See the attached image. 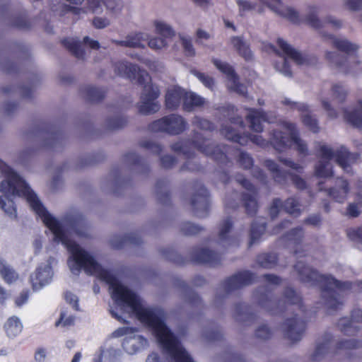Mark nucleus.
<instances>
[{
	"instance_id": "42",
	"label": "nucleus",
	"mask_w": 362,
	"mask_h": 362,
	"mask_svg": "<svg viewBox=\"0 0 362 362\" xmlns=\"http://www.w3.org/2000/svg\"><path fill=\"white\" fill-rule=\"evenodd\" d=\"M128 42V47H144V42L148 40V34L145 33H139L130 34L126 37Z\"/></svg>"
},
{
	"instance_id": "4",
	"label": "nucleus",
	"mask_w": 362,
	"mask_h": 362,
	"mask_svg": "<svg viewBox=\"0 0 362 362\" xmlns=\"http://www.w3.org/2000/svg\"><path fill=\"white\" fill-rule=\"evenodd\" d=\"M314 149L315 155L320 158L315 166L314 173L317 177L328 178L333 175L332 159L344 172L350 173L352 172L351 165L359 158L358 153L349 151L344 146L333 148L325 143L316 141Z\"/></svg>"
},
{
	"instance_id": "29",
	"label": "nucleus",
	"mask_w": 362,
	"mask_h": 362,
	"mask_svg": "<svg viewBox=\"0 0 362 362\" xmlns=\"http://www.w3.org/2000/svg\"><path fill=\"white\" fill-rule=\"evenodd\" d=\"M233 315L237 321L245 325H250L256 319V315L252 313L250 308L245 303L235 305Z\"/></svg>"
},
{
	"instance_id": "27",
	"label": "nucleus",
	"mask_w": 362,
	"mask_h": 362,
	"mask_svg": "<svg viewBox=\"0 0 362 362\" xmlns=\"http://www.w3.org/2000/svg\"><path fill=\"white\" fill-rule=\"evenodd\" d=\"M147 346V340L137 334L126 337L122 342L124 349L129 354H134Z\"/></svg>"
},
{
	"instance_id": "1",
	"label": "nucleus",
	"mask_w": 362,
	"mask_h": 362,
	"mask_svg": "<svg viewBox=\"0 0 362 362\" xmlns=\"http://www.w3.org/2000/svg\"><path fill=\"white\" fill-rule=\"evenodd\" d=\"M116 308L136 317L151 330L170 362H194L165 322L162 310L146 306L141 298H112Z\"/></svg>"
},
{
	"instance_id": "55",
	"label": "nucleus",
	"mask_w": 362,
	"mask_h": 362,
	"mask_svg": "<svg viewBox=\"0 0 362 362\" xmlns=\"http://www.w3.org/2000/svg\"><path fill=\"white\" fill-rule=\"evenodd\" d=\"M362 346V341L360 340L351 339H346L339 341L337 344L338 349H357Z\"/></svg>"
},
{
	"instance_id": "31",
	"label": "nucleus",
	"mask_w": 362,
	"mask_h": 362,
	"mask_svg": "<svg viewBox=\"0 0 362 362\" xmlns=\"http://www.w3.org/2000/svg\"><path fill=\"white\" fill-rule=\"evenodd\" d=\"M344 117L346 121L353 127L362 130V99L357 101L356 109L345 110Z\"/></svg>"
},
{
	"instance_id": "61",
	"label": "nucleus",
	"mask_w": 362,
	"mask_h": 362,
	"mask_svg": "<svg viewBox=\"0 0 362 362\" xmlns=\"http://www.w3.org/2000/svg\"><path fill=\"white\" fill-rule=\"evenodd\" d=\"M194 75L206 88L213 90L214 81L211 77L198 71H194Z\"/></svg>"
},
{
	"instance_id": "54",
	"label": "nucleus",
	"mask_w": 362,
	"mask_h": 362,
	"mask_svg": "<svg viewBox=\"0 0 362 362\" xmlns=\"http://www.w3.org/2000/svg\"><path fill=\"white\" fill-rule=\"evenodd\" d=\"M86 91L87 99L93 102L100 100L105 95L103 90L95 87H88Z\"/></svg>"
},
{
	"instance_id": "28",
	"label": "nucleus",
	"mask_w": 362,
	"mask_h": 362,
	"mask_svg": "<svg viewBox=\"0 0 362 362\" xmlns=\"http://www.w3.org/2000/svg\"><path fill=\"white\" fill-rule=\"evenodd\" d=\"M192 257L196 262L208 263L213 266L218 264L221 261L220 256L217 253L206 248L195 250Z\"/></svg>"
},
{
	"instance_id": "37",
	"label": "nucleus",
	"mask_w": 362,
	"mask_h": 362,
	"mask_svg": "<svg viewBox=\"0 0 362 362\" xmlns=\"http://www.w3.org/2000/svg\"><path fill=\"white\" fill-rule=\"evenodd\" d=\"M264 165L272 173L276 182L282 183L286 180L287 173L282 170L275 161L267 159L264 162Z\"/></svg>"
},
{
	"instance_id": "47",
	"label": "nucleus",
	"mask_w": 362,
	"mask_h": 362,
	"mask_svg": "<svg viewBox=\"0 0 362 362\" xmlns=\"http://www.w3.org/2000/svg\"><path fill=\"white\" fill-rule=\"evenodd\" d=\"M127 123V120L124 116L118 115L107 119L105 126L109 130H115L124 127Z\"/></svg>"
},
{
	"instance_id": "32",
	"label": "nucleus",
	"mask_w": 362,
	"mask_h": 362,
	"mask_svg": "<svg viewBox=\"0 0 362 362\" xmlns=\"http://www.w3.org/2000/svg\"><path fill=\"white\" fill-rule=\"evenodd\" d=\"M206 103V99L193 92L185 90L182 109L186 112H192L195 108L201 107Z\"/></svg>"
},
{
	"instance_id": "30",
	"label": "nucleus",
	"mask_w": 362,
	"mask_h": 362,
	"mask_svg": "<svg viewBox=\"0 0 362 362\" xmlns=\"http://www.w3.org/2000/svg\"><path fill=\"white\" fill-rule=\"evenodd\" d=\"M337 187L326 190L327 194L336 202L342 203L346 199L349 192V187L347 182L342 179H339L336 184Z\"/></svg>"
},
{
	"instance_id": "17",
	"label": "nucleus",
	"mask_w": 362,
	"mask_h": 362,
	"mask_svg": "<svg viewBox=\"0 0 362 362\" xmlns=\"http://www.w3.org/2000/svg\"><path fill=\"white\" fill-rule=\"evenodd\" d=\"M281 103L291 110H297L301 112L303 124L314 133L319 132L317 121L309 114V106L308 105L293 101L288 98H283Z\"/></svg>"
},
{
	"instance_id": "9",
	"label": "nucleus",
	"mask_w": 362,
	"mask_h": 362,
	"mask_svg": "<svg viewBox=\"0 0 362 362\" xmlns=\"http://www.w3.org/2000/svg\"><path fill=\"white\" fill-rule=\"evenodd\" d=\"M187 127V122L181 115L171 114L153 122L149 124L148 129L153 132L177 135L183 132Z\"/></svg>"
},
{
	"instance_id": "53",
	"label": "nucleus",
	"mask_w": 362,
	"mask_h": 362,
	"mask_svg": "<svg viewBox=\"0 0 362 362\" xmlns=\"http://www.w3.org/2000/svg\"><path fill=\"white\" fill-rule=\"evenodd\" d=\"M179 39L185 54L187 56L194 55L195 50L194 49L191 37L183 34H179Z\"/></svg>"
},
{
	"instance_id": "43",
	"label": "nucleus",
	"mask_w": 362,
	"mask_h": 362,
	"mask_svg": "<svg viewBox=\"0 0 362 362\" xmlns=\"http://www.w3.org/2000/svg\"><path fill=\"white\" fill-rule=\"evenodd\" d=\"M277 262L276 255L274 253H264L257 257V264L263 268H273Z\"/></svg>"
},
{
	"instance_id": "24",
	"label": "nucleus",
	"mask_w": 362,
	"mask_h": 362,
	"mask_svg": "<svg viewBox=\"0 0 362 362\" xmlns=\"http://www.w3.org/2000/svg\"><path fill=\"white\" fill-rule=\"evenodd\" d=\"M246 119L250 123V128L256 132H262L264 129L262 122L268 123L274 122V118L262 110L250 109L246 115Z\"/></svg>"
},
{
	"instance_id": "49",
	"label": "nucleus",
	"mask_w": 362,
	"mask_h": 362,
	"mask_svg": "<svg viewBox=\"0 0 362 362\" xmlns=\"http://www.w3.org/2000/svg\"><path fill=\"white\" fill-rule=\"evenodd\" d=\"M284 297L290 305H296L299 309H301V297L294 290L290 288H286Z\"/></svg>"
},
{
	"instance_id": "60",
	"label": "nucleus",
	"mask_w": 362,
	"mask_h": 362,
	"mask_svg": "<svg viewBox=\"0 0 362 362\" xmlns=\"http://www.w3.org/2000/svg\"><path fill=\"white\" fill-rule=\"evenodd\" d=\"M141 146L143 148L150 151L151 152H152L153 153H156V154L160 153L162 151V147L160 144H158L154 141H152L151 140H146V141H142L141 144Z\"/></svg>"
},
{
	"instance_id": "6",
	"label": "nucleus",
	"mask_w": 362,
	"mask_h": 362,
	"mask_svg": "<svg viewBox=\"0 0 362 362\" xmlns=\"http://www.w3.org/2000/svg\"><path fill=\"white\" fill-rule=\"evenodd\" d=\"M322 35L335 48L347 55L343 57L336 52H327L325 57L332 65L341 71L353 76L362 73V63L355 54L358 48V45L351 43L344 37H337L327 33H322Z\"/></svg>"
},
{
	"instance_id": "23",
	"label": "nucleus",
	"mask_w": 362,
	"mask_h": 362,
	"mask_svg": "<svg viewBox=\"0 0 362 362\" xmlns=\"http://www.w3.org/2000/svg\"><path fill=\"white\" fill-rule=\"evenodd\" d=\"M351 320L347 317L341 318L337 326L339 329L346 335H354L358 332V327L355 323L362 322V310L354 308L351 313Z\"/></svg>"
},
{
	"instance_id": "52",
	"label": "nucleus",
	"mask_w": 362,
	"mask_h": 362,
	"mask_svg": "<svg viewBox=\"0 0 362 362\" xmlns=\"http://www.w3.org/2000/svg\"><path fill=\"white\" fill-rule=\"evenodd\" d=\"M203 228L191 222H184L180 226L181 232L186 235H193L199 233Z\"/></svg>"
},
{
	"instance_id": "10",
	"label": "nucleus",
	"mask_w": 362,
	"mask_h": 362,
	"mask_svg": "<svg viewBox=\"0 0 362 362\" xmlns=\"http://www.w3.org/2000/svg\"><path fill=\"white\" fill-rule=\"evenodd\" d=\"M141 85L144 88L138 103L139 112L144 115L157 112L160 107L159 103L156 101L160 93L158 86L152 83L151 80Z\"/></svg>"
},
{
	"instance_id": "36",
	"label": "nucleus",
	"mask_w": 362,
	"mask_h": 362,
	"mask_svg": "<svg viewBox=\"0 0 362 362\" xmlns=\"http://www.w3.org/2000/svg\"><path fill=\"white\" fill-rule=\"evenodd\" d=\"M266 223L264 220H256L252 223L250 232V246L255 244L264 233Z\"/></svg>"
},
{
	"instance_id": "13",
	"label": "nucleus",
	"mask_w": 362,
	"mask_h": 362,
	"mask_svg": "<svg viewBox=\"0 0 362 362\" xmlns=\"http://www.w3.org/2000/svg\"><path fill=\"white\" fill-rule=\"evenodd\" d=\"M212 62L220 71L226 74L228 79L227 86L230 90L242 95L247 93V87L239 82L238 77L230 65L217 59H214Z\"/></svg>"
},
{
	"instance_id": "41",
	"label": "nucleus",
	"mask_w": 362,
	"mask_h": 362,
	"mask_svg": "<svg viewBox=\"0 0 362 362\" xmlns=\"http://www.w3.org/2000/svg\"><path fill=\"white\" fill-rule=\"evenodd\" d=\"M168 182L166 180L162 179L157 181L155 185V194L158 199L166 204L168 200Z\"/></svg>"
},
{
	"instance_id": "3",
	"label": "nucleus",
	"mask_w": 362,
	"mask_h": 362,
	"mask_svg": "<svg viewBox=\"0 0 362 362\" xmlns=\"http://www.w3.org/2000/svg\"><path fill=\"white\" fill-rule=\"evenodd\" d=\"M294 269L302 282L320 288L321 303L330 313L341 308L343 304L341 292L350 289L351 283L340 282L332 276L319 274L316 270L305 265L302 261L296 263Z\"/></svg>"
},
{
	"instance_id": "26",
	"label": "nucleus",
	"mask_w": 362,
	"mask_h": 362,
	"mask_svg": "<svg viewBox=\"0 0 362 362\" xmlns=\"http://www.w3.org/2000/svg\"><path fill=\"white\" fill-rule=\"evenodd\" d=\"M185 90L177 86H169L165 95V105L168 110L177 109L184 101Z\"/></svg>"
},
{
	"instance_id": "20",
	"label": "nucleus",
	"mask_w": 362,
	"mask_h": 362,
	"mask_svg": "<svg viewBox=\"0 0 362 362\" xmlns=\"http://www.w3.org/2000/svg\"><path fill=\"white\" fill-rule=\"evenodd\" d=\"M286 337L291 342H297L302 338L305 329L304 322L298 317L287 318L282 325Z\"/></svg>"
},
{
	"instance_id": "63",
	"label": "nucleus",
	"mask_w": 362,
	"mask_h": 362,
	"mask_svg": "<svg viewBox=\"0 0 362 362\" xmlns=\"http://www.w3.org/2000/svg\"><path fill=\"white\" fill-rule=\"evenodd\" d=\"M279 160L281 163H282L283 164H284L286 167H288L292 170H294L295 171H296L298 173H301L303 171V167L301 165L294 162L293 160H292L290 158H284L283 157H279Z\"/></svg>"
},
{
	"instance_id": "45",
	"label": "nucleus",
	"mask_w": 362,
	"mask_h": 362,
	"mask_svg": "<svg viewBox=\"0 0 362 362\" xmlns=\"http://www.w3.org/2000/svg\"><path fill=\"white\" fill-rule=\"evenodd\" d=\"M179 284L180 286L182 288L185 293V300L194 307H199L201 305V300L199 297L188 286H187L185 282L180 281Z\"/></svg>"
},
{
	"instance_id": "33",
	"label": "nucleus",
	"mask_w": 362,
	"mask_h": 362,
	"mask_svg": "<svg viewBox=\"0 0 362 362\" xmlns=\"http://www.w3.org/2000/svg\"><path fill=\"white\" fill-rule=\"evenodd\" d=\"M23 326L19 317L17 316H11L7 319L4 325V329L8 338L13 339L19 335Z\"/></svg>"
},
{
	"instance_id": "2",
	"label": "nucleus",
	"mask_w": 362,
	"mask_h": 362,
	"mask_svg": "<svg viewBox=\"0 0 362 362\" xmlns=\"http://www.w3.org/2000/svg\"><path fill=\"white\" fill-rule=\"evenodd\" d=\"M221 134L227 139L233 141L240 145H245L248 140L255 144L267 147L271 144L277 151L282 152L294 146V148L304 156L308 155V148L306 142L299 136V132L296 124L288 121H281L278 127L269 132V141L264 139L260 135H240L230 126L223 127L221 129Z\"/></svg>"
},
{
	"instance_id": "56",
	"label": "nucleus",
	"mask_w": 362,
	"mask_h": 362,
	"mask_svg": "<svg viewBox=\"0 0 362 362\" xmlns=\"http://www.w3.org/2000/svg\"><path fill=\"white\" fill-rule=\"evenodd\" d=\"M91 24L95 28L102 30L110 26L111 21L105 16H95Z\"/></svg>"
},
{
	"instance_id": "21",
	"label": "nucleus",
	"mask_w": 362,
	"mask_h": 362,
	"mask_svg": "<svg viewBox=\"0 0 362 362\" xmlns=\"http://www.w3.org/2000/svg\"><path fill=\"white\" fill-rule=\"evenodd\" d=\"M263 2L277 15L298 23L301 21L298 12L292 7L284 6L281 0H264Z\"/></svg>"
},
{
	"instance_id": "16",
	"label": "nucleus",
	"mask_w": 362,
	"mask_h": 362,
	"mask_svg": "<svg viewBox=\"0 0 362 362\" xmlns=\"http://www.w3.org/2000/svg\"><path fill=\"white\" fill-rule=\"evenodd\" d=\"M235 181L247 191V192L243 194L242 200L247 213L249 215L253 216L257 209V191L255 187L247 180L243 178L240 175L236 176Z\"/></svg>"
},
{
	"instance_id": "35",
	"label": "nucleus",
	"mask_w": 362,
	"mask_h": 362,
	"mask_svg": "<svg viewBox=\"0 0 362 362\" xmlns=\"http://www.w3.org/2000/svg\"><path fill=\"white\" fill-rule=\"evenodd\" d=\"M0 275L7 284H12L18 279V274L1 256Z\"/></svg>"
},
{
	"instance_id": "39",
	"label": "nucleus",
	"mask_w": 362,
	"mask_h": 362,
	"mask_svg": "<svg viewBox=\"0 0 362 362\" xmlns=\"http://www.w3.org/2000/svg\"><path fill=\"white\" fill-rule=\"evenodd\" d=\"M127 241L132 244L138 245L140 243L141 240L140 238L136 234H130L125 238L119 235H115L111 238L110 244L113 247L119 249Z\"/></svg>"
},
{
	"instance_id": "64",
	"label": "nucleus",
	"mask_w": 362,
	"mask_h": 362,
	"mask_svg": "<svg viewBox=\"0 0 362 362\" xmlns=\"http://www.w3.org/2000/svg\"><path fill=\"white\" fill-rule=\"evenodd\" d=\"M348 236L351 240L362 243V227L356 230H349Z\"/></svg>"
},
{
	"instance_id": "50",
	"label": "nucleus",
	"mask_w": 362,
	"mask_h": 362,
	"mask_svg": "<svg viewBox=\"0 0 362 362\" xmlns=\"http://www.w3.org/2000/svg\"><path fill=\"white\" fill-rule=\"evenodd\" d=\"M146 42H148V45L151 49L156 51L161 50L168 45L167 39L163 37H153L150 38L148 35V40Z\"/></svg>"
},
{
	"instance_id": "44",
	"label": "nucleus",
	"mask_w": 362,
	"mask_h": 362,
	"mask_svg": "<svg viewBox=\"0 0 362 362\" xmlns=\"http://www.w3.org/2000/svg\"><path fill=\"white\" fill-rule=\"evenodd\" d=\"M318 8L315 6H309L308 11L305 16V21L307 23L315 28L322 27V23L317 18Z\"/></svg>"
},
{
	"instance_id": "8",
	"label": "nucleus",
	"mask_w": 362,
	"mask_h": 362,
	"mask_svg": "<svg viewBox=\"0 0 362 362\" xmlns=\"http://www.w3.org/2000/svg\"><path fill=\"white\" fill-rule=\"evenodd\" d=\"M264 279L266 285L259 288L253 293V300L264 309L273 313H277L283 310V305L278 304L271 298L269 293L273 287L281 284V279L273 274H265Z\"/></svg>"
},
{
	"instance_id": "22",
	"label": "nucleus",
	"mask_w": 362,
	"mask_h": 362,
	"mask_svg": "<svg viewBox=\"0 0 362 362\" xmlns=\"http://www.w3.org/2000/svg\"><path fill=\"white\" fill-rule=\"evenodd\" d=\"M232 221L230 218L224 220L219 226L216 244L220 247L228 248L236 245L237 238L232 235Z\"/></svg>"
},
{
	"instance_id": "57",
	"label": "nucleus",
	"mask_w": 362,
	"mask_h": 362,
	"mask_svg": "<svg viewBox=\"0 0 362 362\" xmlns=\"http://www.w3.org/2000/svg\"><path fill=\"white\" fill-rule=\"evenodd\" d=\"M272 334V331L271 329L265 324H262L259 325L256 331H255V336L256 337L260 339H267L270 338V337Z\"/></svg>"
},
{
	"instance_id": "38",
	"label": "nucleus",
	"mask_w": 362,
	"mask_h": 362,
	"mask_svg": "<svg viewBox=\"0 0 362 362\" xmlns=\"http://www.w3.org/2000/svg\"><path fill=\"white\" fill-rule=\"evenodd\" d=\"M120 355L121 351L118 349H102L100 356L98 359H94L93 362H119Z\"/></svg>"
},
{
	"instance_id": "51",
	"label": "nucleus",
	"mask_w": 362,
	"mask_h": 362,
	"mask_svg": "<svg viewBox=\"0 0 362 362\" xmlns=\"http://www.w3.org/2000/svg\"><path fill=\"white\" fill-rule=\"evenodd\" d=\"M333 98L338 103H343L348 94L346 88L339 83H336L332 88Z\"/></svg>"
},
{
	"instance_id": "19",
	"label": "nucleus",
	"mask_w": 362,
	"mask_h": 362,
	"mask_svg": "<svg viewBox=\"0 0 362 362\" xmlns=\"http://www.w3.org/2000/svg\"><path fill=\"white\" fill-rule=\"evenodd\" d=\"M284 209L285 211L294 216H298L301 214L299 202L294 197L287 199L283 202L280 199H274L269 209V214L272 218L276 217L279 211Z\"/></svg>"
},
{
	"instance_id": "25",
	"label": "nucleus",
	"mask_w": 362,
	"mask_h": 362,
	"mask_svg": "<svg viewBox=\"0 0 362 362\" xmlns=\"http://www.w3.org/2000/svg\"><path fill=\"white\" fill-rule=\"evenodd\" d=\"M103 1L102 0H86V7H76L65 4L60 5L62 11L64 13L71 12L74 15L79 16L81 14H86L88 12L93 13H101L103 12Z\"/></svg>"
},
{
	"instance_id": "58",
	"label": "nucleus",
	"mask_w": 362,
	"mask_h": 362,
	"mask_svg": "<svg viewBox=\"0 0 362 362\" xmlns=\"http://www.w3.org/2000/svg\"><path fill=\"white\" fill-rule=\"evenodd\" d=\"M238 163L244 168H250L253 165V159L251 156L245 151H241L238 155Z\"/></svg>"
},
{
	"instance_id": "34",
	"label": "nucleus",
	"mask_w": 362,
	"mask_h": 362,
	"mask_svg": "<svg viewBox=\"0 0 362 362\" xmlns=\"http://www.w3.org/2000/svg\"><path fill=\"white\" fill-rule=\"evenodd\" d=\"M231 45L240 56L246 60L252 58V52L248 43L241 37H232L230 40Z\"/></svg>"
},
{
	"instance_id": "12",
	"label": "nucleus",
	"mask_w": 362,
	"mask_h": 362,
	"mask_svg": "<svg viewBox=\"0 0 362 362\" xmlns=\"http://www.w3.org/2000/svg\"><path fill=\"white\" fill-rule=\"evenodd\" d=\"M255 279V275L249 271L240 272L223 282L218 288V292L223 291L225 293H228L251 284Z\"/></svg>"
},
{
	"instance_id": "7",
	"label": "nucleus",
	"mask_w": 362,
	"mask_h": 362,
	"mask_svg": "<svg viewBox=\"0 0 362 362\" xmlns=\"http://www.w3.org/2000/svg\"><path fill=\"white\" fill-rule=\"evenodd\" d=\"M277 43L284 54L283 56H281L280 52H279L273 45H271L270 47L281 57L279 61L275 62L274 68L282 75L287 77L292 76V72L287 58L292 59L297 65L300 66H310L317 64L318 59L316 56L298 51L283 39L279 38Z\"/></svg>"
},
{
	"instance_id": "5",
	"label": "nucleus",
	"mask_w": 362,
	"mask_h": 362,
	"mask_svg": "<svg viewBox=\"0 0 362 362\" xmlns=\"http://www.w3.org/2000/svg\"><path fill=\"white\" fill-rule=\"evenodd\" d=\"M172 150L183 154L188 160L182 167V170L195 171L199 169V165L197 162L192 161L190 159L194 156V150L196 148L201 153L208 156H211L214 159L224 162L227 158L229 148L226 146H215V144L211 140L198 134L192 141L189 140H180L173 144Z\"/></svg>"
},
{
	"instance_id": "40",
	"label": "nucleus",
	"mask_w": 362,
	"mask_h": 362,
	"mask_svg": "<svg viewBox=\"0 0 362 362\" xmlns=\"http://www.w3.org/2000/svg\"><path fill=\"white\" fill-rule=\"evenodd\" d=\"M304 237V231L301 227L291 230L284 237V240L288 245H293V247L299 245Z\"/></svg>"
},
{
	"instance_id": "62",
	"label": "nucleus",
	"mask_w": 362,
	"mask_h": 362,
	"mask_svg": "<svg viewBox=\"0 0 362 362\" xmlns=\"http://www.w3.org/2000/svg\"><path fill=\"white\" fill-rule=\"evenodd\" d=\"M192 122L193 125L201 129L208 130L212 128V124L209 121L197 116L193 118Z\"/></svg>"
},
{
	"instance_id": "59",
	"label": "nucleus",
	"mask_w": 362,
	"mask_h": 362,
	"mask_svg": "<svg viewBox=\"0 0 362 362\" xmlns=\"http://www.w3.org/2000/svg\"><path fill=\"white\" fill-rule=\"evenodd\" d=\"M330 349V343L328 341H326L322 344H320L316 347L313 355V359L314 361L318 360L323 354H325L326 352L329 351Z\"/></svg>"
},
{
	"instance_id": "14",
	"label": "nucleus",
	"mask_w": 362,
	"mask_h": 362,
	"mask_svg": "<svg viewBox=\"0 0 362 362\" xmlns=\"http://www.w3.org/2000/svg\"><path fill=\"white\" fill-rule=\"evenodd\" d=\"M83 44H81L78 40L71 37L66 38L62 41L64 47L79 59H84L87 56V53L84 49L85 46L94 50L98 49L100 47L98 41L87 36L83 38Z\"/></svg>"
},
{
	"instance_id": "18",
	"label": "nucleus",
	"mask_w": 362,
	"mask_h": 362,
	"mask_svg": "<svg viewBox=\"0 0 362 362\" xmlns=\"http://www.w3.org/2000/svg\"><path fill=\"white\" fill-rule=\"evenodd\" d=\"M191 206L194 215L198 218H205L209 211V196L206 189L199 185L198 190L191 199Z\"/></svg>"
},
{
	"instance_id": "11",
	"label": "nucleus",
	"mask_w": 362,
	"mask_h": 362,
	"mask_svg": "<svg viewBox=\"0 0 362 362\" xmlns=\"http://www.w3.org/2000/svg\"><path fill=\"white\" fill-rule=\"evenodd\" d=\"M115 71L119 76L127 77L139 84L150 81L149 74L135 64L127 62H119L115 64Z\"/></svg>"
},
{
	"instance_id": "46",
	"label": "nucleus",
	"mask_w": 362,
	"mask_h": 362,
	"mask_svg": "<svg viewBox=\"0 0 362 362\" xmlns=\"http://www.w3.org/2000/svg\"><path fill=\"white\" fill-rule=\"evenodd\" d=\"M156 33L165 39L175 35V32L171 26L163 21H156L154 23Z\"/></svg>"
},
{
	"instance_id": "48",
	"label": "nucleus",
	"mask_w": 362,
	"mask_h": 362,
	"mask_svg": "<svg viewBox=\"0 0 362 362\" xmlns=\"http://www.w3.org/2000/svg\"><path fill=\"white\" fill-rule=\"evenodd\" d=\"M103 4L109 13L113 16L118 15L123 8L122 0H103Z\"/></svg>"
},
{
	"instance_id": "15",
	"label": "nucleus",
	"mask_w": 362,
	"mask_h": 362,
	"mask_svg": "<svg viewBox=\"0 0 362 362\" xmlns=\"http://www.w3.org/2000/svg\"><path fill=\"white\" fill-rule=\"evenodd\" d=\"M53 261V258H49L39 265L35 272L31 274L30 279L34 290L37 291L51 281L53 275L52 269Z\"/></svg>"
}]
</instances>
